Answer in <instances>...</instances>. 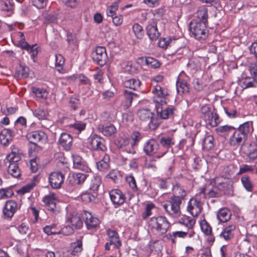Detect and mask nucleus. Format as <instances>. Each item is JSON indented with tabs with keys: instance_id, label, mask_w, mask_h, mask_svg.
Returning <instances> with one entry per match:
<instances>
[{
	"instance_id": "42",
	"label": "nucleus",
	"mask_w": 257,
	"mask_h": 257,
	"mask_svg": "<svg viewBox=\"0 0 257 257\" xmlns=\"http://www.w3.org/2000/svg\"><path fill=\"white\" fill-rule=\"evenodd\" d=\"M71 253L76 255L82 250V242L81 239L71 243Z\"/></svg>"
},
{
	"instance_id": "45",
	"label": "nucleus",
	"mask_w": 257,
	"mask_h": 257,
	"mask_svg": "<svg viewBox=\"0 0 257 257\" xmlns=\"http://www.w3.org/2000/svg\"><path fill=\"white\" fill-rule=\"evenodd\" d=\"M31 91L38 98H46L47 97V93L44 89L33 86L31 87Z\"/></svg>"
},
{
	"instance_id": "64",
	"label": "nucleus",
	"mask_w": 257,
	"mask_h": 257,
	"mask_svg": "<svg viewBox=\"0 0 257 257\" xmlns=\"http://www.w3.org/2000/svg\"><path fill=\"white\" fill-rule=\"evenodd\" d=\"M34 187V184L33 183L29 184L23 187L20 190L18 191V193L23 195L26 193L30 192Z\"/></svg>"
},
{
	"instance_id": "50",
	"label": "nucleus",
	"mask_w": 257,
	"mask_h": 257,
	"mask_svg": "<svg viewBox=\"0 0 257 257\" xmlns=\"http://www.w3.org/2000/svg\"><path fill=\"white\" fill-rule=\"evenodd\" d=\"M101 184V179L98 177H94L91 181L89 189L93 192L96 191Z\"/></svg>"
},
{
	"instance_id": "57",
	"label": "nucleus",
	"mask_w": 257,
	"mask_h": 257,
	"mask_svg": "<svg viewBox=\"0 0 257 257\" xmlns=\"http://www.w3.org/2000/svg\"><path fill=\"white\" fill-rule=\"evenodd\" d=\"M74 168L83 171L86 173H88L91 171L90 169L88 167L87 163L84 160L78 164L77 166H75Z\"/></svg>"
},
{
	"instance_id": "7",
	"label": "nucleus",
	"mask_w": 257,
	"mask_h": 257,
	"mask_svg": "<svg viewBox=\"0 0 257 257\" xmlns=\"http://www.w3.org/2000/svg\"><path fill=\"white\" fill-rule=\"evenodd\" d=\"M155 108L158 117L163 119L172 118L176 110L174 106L166 104H156Z\"/></svg>"
},
{
	"instance_id": "19",
	"label": "nucleus",
	"mask_w": 257,
	"mask_h": 257,
	"mask_svg": "<svg viewBox=\"0 0 257 257\" xmlns=\"http://www.w3.org/2000/svg\"><path fill=\"white\" fill-rule=\"evenodd\" d=\"M97 130L104 136L111 137L116 133V128L112 124L105 125L103 123H99L97 125Z\"/></svg>"
},
{
	"instance_id": "25",
	"label": "nucleus",
	"mask_w": 257,
	"mask_h": 257,
	"mask_svg": "<svg viewBox=\"0 0 257 257\" xmlns=\"http://www.w3.org/2000/svg\"><path fill=\"white\" fill-rule=\"evenodd\" d=\"M13 137V133L11 130L4 129L0 134V143L7 146L12 140Z\"/></svg>"
},
{
	"instance_id": "61",
	"label": "nucleus",
	"mask_w": 257,
	"mask_h": 257,
	"mask_svg": "<svg viewBox=\"0 0 257 257\" xmlns=\"http://www.w3.org/2000/svg\"><path fill=\"white\" fill-rule=\"evenodd\" d=\"M69 104L73 109L76 110L80 105V100L77 97H71L69 100Z\"/></svg>"
},
{
	"instance_id": "10",
	"label": "nucleus",
	"mask_w": 257,
	"mask_h": 257,
	"mask_svg": "<svg viewBox=\"0 0 257 257\" xmlns=\"http://www.w3.org/2000/svg\"><path fill=\"white\" fill-rule=\"evenodd\" d=\"M18 209V205L16 201L10 200L6 201L3 208V214L4 219L11 220Z\"/></svg>"
},
{
	"instance_id": "62",
	"label": "nucleus",
	"mask_w": 257,
	"mask_h": 257,
	"mask_svg": "<svg viewBox=\"0 0 257 257\" xmlns=\"http://www.w3.org/2000/svg\"><path fill=\"white\" fill-rule=\"evenodd\" d=\"M171 41L170 39H167V38L161 39L159 41V46L163 49H167L170 46L171 43Z\"/></svg>"
},
{
	"instance_id": "5",
	"label": "nucleus",
	"mask_w": 257,
	"mask_h": 257,
	"mask_svg": "<svg viewBox=\"0 0 257 257\" xmlns=\"http://www.w3.org/2000/svg\"><path fill=\"white\" fill-rule=\"evenodd\" d=\"M181 203L182 202L180 199L176 197H171L166 203L163 205V207L169 216L173 218H177L181 214L180 210Z\"/></svg>"
},
{
	"instance_id": "37",
	"label": "nucleus",
	"mask_w": 257,
	"mask_h": 257,
	"mask_svg": "<svg viewBox=\"0 0 257 257\" xmlns=\"http://www.w3.org/2000/svg\"><path fill=\"white\" fill-rule=\"evenodd\" d=\"M214 139L212 136H206L203 142V148L206 151L212 149L214 147Z\"/></svg>"
},
{
	"instance_id": "3",
	"label": "nucleus",
	"mask_w": 257,
	"mask_h": 257,
	"mask_svg": "<svg viewBox=\"0 0 257 257\" xmlns=\"http://www.w3.org/2000/svg\"><path fill=\"white\" fill-rule=\"evenodd\" d=\"M189 30L192 35L198 40H204L208 37L209 31L207 25L197 20L190 22Z\"/></svg>"
},
{
	"instance_id": "49",
	"label": "nucleus",
	"mask_w": 257,
	"mask_h": 257,
	"mask_svg": "<svg viewBox=\"0 0 257 257\" xmlns=\"http://www.w3.org/2000/svg\"><path fill=\"white\" fill-rule=\"evenodd\" d=\"M133 30L135 36L138 39H142L144 36V32L143 27L138 23L133 26Z\"/></svg>"
},
{
	"instance_id": "48",
	"label": "nucleus",
	"mask_w": 257,
	"mask_h": 257,
	"mask_svg": "<svg viewBox=\"0 0 257 257\" xmlns=\"http://www.w3.org/2000/svg\"><path fill=\"white\" fill-rule=\"evenodd\" d=\"M177 90L178 92L186 93L189 92V87L187 83L185 81H179L176 83Z\"/></svg>"
},
{
	"instance_id": "47",
	"label": "nucleus",
	"mask_w": 257,
	"mask_h": 257,
	"mask_svg": "<svg viewBox=\"0 0 257 257\" xmlns=\"http://www.w3.org/2000/svg\"><path fill=\"white\" fill-rule=\"evenodd\" d=\"M172 233L173 234V235L174 236V237L185 238L187 236H188L189 237H193L195 234V232L193 231V230H191L190 231H175V232H173Z\"/></svg>"
},
{
	"instance_id": "14",
	"label": "nucleus",
	"mask_w": 257,
	"mask_h": 257,
	"mask_svg": "<svg viewBox=\"0 0 257 257\" xmlns=\"http://www.w3.org/2000/svg\"><path fill=\"white\" fill-rule=\"evenodd\" d=\"M67 222L70 233L73 232V227L76 229H79L81 228L83 224V222L81 220L79 215L76 212H73L67 216Z\"/></svg>"
},
{
	"instance_id": "46",
	"label": "nucleus",
	"mask_w": 257,
	"mask_h": 257,
	"mask_svg": "<svg viewBox=\"0 0 257 257\" xmlns=\"http://www.w3.org/2000/svg\"><path fill=\"white\" fill-rule=\"evenodd\" d=\"M0 9L2 11L11 12L13 11L14 5L9 0L2 1L0 2Z\"/></svg>"
},
{
	"instance_id": "27",
	"label": "nucleus",
	"mask_w": 257,
	"mask_h": 257,
	"mask_svg": "<svg viewBox=\"0 0 257 257\" xmlns=\"http://www.w3.org/2000/svg\"><path fill=\"white\" fill-rule=\"evenodd\" d=\"M230 211L226 208L220 209L217 213V218L220 222H226L231 218Z\"/></svg>"
},
{
	"instance_id": "51",
	"label": "nucleus",
	"mask_w": 257,
	"mask_h": 257,
	"mask_svg": "<svg viewBox=\"0 0 257 257\" xmlns=\"http://www.w3.org/2000/svg\"><path fill=\"white\" fill-rule=\"evenodd\" d=\"M130 140L125 136L120 137L116 141V145L119 148H123L129 145Z\"/></svg>"
},
{
	"instance_id": "60",
	"label": "nucleus",
	"mask_w": 257,
	"mask_h": 257,
	"mask_svg": "<svg viewBox=\"0 0 257 257\" xmlns=\"http://www.w3.org/2000/svg\"><path fill=\"white\" fill-rule=\"evenodd\" d=\"M253 168L246 164H243L240 167L239 171L237 173V175H241L246 172H252Z\"/></svg>"
},
{
	"instance_id": "40",
	"label": "nucleus",
	"mask_w": 257,
	"mask_h": 257,
	"mask_svg": "<svg viewBox=\"0 0 257 257\" xmlns=\"http://www.w3.org/2000/svg\"><path fill=\"white\" fill-rule=\"evenodd\" d=\"M235 127L230 125L219 126L216 128V132L220 136L228 135L229 133H233Z\"/></svg>"
},
{
	"instance_id": "58",
	"label": "nucleus",
	"mask_w": 257,
	"mask_h": 257,
	"mask_svg": "<svg viewBox=\"0 0 257 257\" xmlns=\"http://www.w3.org/2000/svg\"><path fill=\"white\" fill-rule=\"evenodd\" d=\"M154 208H155L154 204H153L152 203L147 204L146 207V208H145V211H144V212H143V213L142 214L143 218L144 219H146L149 216H150L152 214L151 211H152V209H153Z\"/></svg>"
},
{
	"instance_id": "59",
	"label": "nucleus",
	"mask_w": 257,
	"mask_h": 257,
	"mask_svg": "<svg viewBox=\"0 0 257 257\" xmlns=\"http://www.w3.org/2000/svg\"><path fill=\"white\" fill-rule=\"evenodd\" d=\"M43 201L46 207L48 206L50 203H53L56 201L55 195L54 194H52L50 195L45 196L43 198Z\"/></svg>"
},
{
	"instance_id": "21",
	"label": "nucleus",
	"mask_w": 257,
	"mask_h": 257,
	"mask_svg": "<svg viewBox=\"0 0 257 257\" xmlns=\"http://www.w3.org/2000/svg\"><path fill=\"white\" fill-rule=\"evenodd\" d=\"M200 227L202 231L205 235L209 236L208 241L213 243L215 241V236L214 232L213 233L212 227L205 220H203L200 222Z\"/></svg>"
},
{
	"instance_id": "8",
	"label": "nucleus",
	"mask_w": 257,
	"mask_h": 257,
	"mask_svg": "<svg viewBox=\"0 0 257 257\" xmlns=\"http://www.w3.org/2000/svg\"><path fill=\"white\" fill-rule=\"evenodd\" d=\"M220 194L221 192L217 187L208 185L200 189V192L197 194V197L200 196L201 199L202 196L203 198L209 199L218 197Z\"/></svg>"
},
{
	"instance_id": "35",
	"label": "nucleus",
	"mask_w": 257,
	"mask_h": 257,
	"mask_svg": "<svg viewBox=\"0 0 257 257\" xmlns=\"http://www.w3.org/2000/svg\"><path fill=\"white\" fill-rule=\"evenodd\" d=\"M123 84L124 86L126 88H129L130 89L137 90L140 87L141 82L138 79L132 78L124 81Z\"/></svg>"
},
{
	"instance_id": "29",
	"label": "nucleus",
	"mask_w": 257,
	"mask_h": 257,
	"mask_svg": "<svg viewBox=\"0 0 257 257\" xmlns=\"http://www.w3.org/2000/svg\"><path fill=\"white\" fill-rule=\"evenodd\" d=\"M178 222L187 228V231L193 230V227L195 224V220L193 217L184 216L181 218Z\"/></svg>"
},
{
	"instance_id": "18",
	"label": "nucleus",
	"mask_w": 257,
	"mask_h": 257,
	"mask_svg": "<svg viewBox=\"0 0 257 257\" xmlns=\"http://www.w3.org/2000/svg\"><path fill=\"white\" fill-rule=\"evenodd\" d=\"M109 196L113 204L117 206L123 204L125 200L124 195L118 189H114L110 191Z\"/></svg>"
},
{
	"instance_id": "9",
	"label": "nucleus",
	"mask_w": 257,
	"mask_h": 257,
	"mask_svg": "<svg viewBox=\"0 0 257 257\" xmlns=\"http://www.w3.org/2000/svg\"><path fill=\"white\" fill-rule=\"evenodd\" d=\"M235 229V226L231 224L224 228H217L214 230L215 237L222 238L225 240H229L234 236V231Z\"/></svg>"
},
{
	"instance_id": "63",
	"label": "nucleus",
	"mask_w": 257,
	"mask_h": 257,
	"mask_svg": "<svg viewBox=\"0 0 257 257\" xmlns=\"http://www.w3.org/2000/svg\"><path fill=\"white\" fill-rule=\"evenodd\" d=\"M33 5L38 9H43L46 6L47 0H31Z\"/></svg>"
},
{
	"instance_id": "26",
	"label": "nucleus",
	"mask_w": 257,
	"mask_h": 257,
	"mask_svg": "<svg viewBox=\"0 0 257 257\" xmlns=\"http://www.w3.org/2000/svg\"><path fill=\"white\" fill-rule=\"evenodd\" d=\"M138 116L140 119L148 122L149 124L152 122L153 114L149 109H140L138 111Z\"/></svg>"
},
{
	"instance_id": "11",
	"label": "nucleus",
	"mask_w": 257,
	"mask_h": 257,
	"mask_svg": "<svg viewBox=\"0 0 257 257\" xmlns=\"http://www.w3.org/2000/svg\"><path fill=\"white\" fill-rule=\"evenodd\" d=\"M90 145L91 149L94 151L103 152L105 151L107 149L104 139L96 134H93L91 136Z\"/></svg>"
},
{
	"instance_id": "32",
	"label": "nucleus",
	"mask_w": 257,
	"mask_h": 257,
	"mask_svg": "<svg viewBox=\"0 0 257 257\" xmlns=\"http://www.w3.org/2000/svg\"><path fill=\"white\" fill-rule=\"evenodd\" d=\"M208 12L206 8H201L196 13L197 20L198 22L203 23L207 25L208 24Z\"/></svg>"
},
{
	"instance_id": "17",
	"label": "nucleus",
	"mask_w": 257,
	"mask_h": 257,
	"mask_svg": "<svg viewBox=\"0 0 257 257\" xmlns=\"http://www.w3.org/2000/svg\"><path fill=\"white\" fill-rule=\"evenodd\" d=\"M64 176L60 172L52 173L49 176V182L53 188H60L64 182Z\"/></svg>"
},
{
	"instance_id": "56",
	"label": "nucleus",
	"mask_w": 257,
	"mask_h": 257,
	"mask_svg": "<svg viewBox=\"0 0 257 257\" xmlns=\"http://www.w3.org/2000/svg\"><path fill=\"white\" fill-rule=\"evenodd\" d=\"M83 201L88 203L94 201L95 199V196L88 192L83 193L81 196Z\"/></svg>"
},
{
	"instance_id": "39",
	"label": "nucleus",
	"mask_w": 257,
	"mask_h": 257,
	"mask_svg": "<svg viewBox=\"0 0 257 257\" xmlns=\"http://www.w3.org/2000/svg\"><path fill=\"white\" fill-rule=\"evenodd\" d=\"M8 172L14 178H19L21 176L18 164H10L8 167Z\"/></svg>"
},
{
	"instance_id": "36",
	"label": "nucleus",
	"mask_w": 257,
	"mask_h": 257,
	"mask_svg": "<svg viewBox=\"0 0 257 257\" xmlns=\"http://www.w3.org/2000/svg\"><path fill=\"white\" fill-rule=\"evenodd\" d=\"M204 119L206 121V124L211 126H216L219 123L218 115L213 112H211V114L209 115H206Z\"/></svg>"
},
{
	"instance_id": "54",
	"label": "nucleus",
	"mask_w": 257,
	"mask_h": 257,
	"mask_svg": "<svg viewBox=\"0 0 257 257\" xmlns=\"http://www.w3.org/2000/svg\"><path fill=\"white\" fill-rule=\"evenodd\" d=\"M34 115L39 119H44L46 117L47 112L41 108H37L33 111Z\"/></svg>"
},
{
	"instance_id": "43",
	"label": "nucleus",
	"mask_w": 257,
	"mask_h": 257,
	"mask_svg": "<svg viewBox=\"0 0 257 257\" xmlns=\"http://www.w3.org/2000/svg\"><path fill=\"white\" fill-rule=\"evenodd\" d=\"M241 182L244 188L249 192L252 191L253 185L249 176L244 175L241 178Z\"/></svg>"
},
{
	"instance_id": "30",
	"label": "nucleus",
	"mask_w": 257,
	"mask_h": 257,
	"mask_svg": "<svg viewBox=\"0 0 257 257\" xmlns=\"http://www.w3.org/2000/svg\"><path fill=\"white\" fill-rule=\"evenodd\" d=\"M107 235L109 239V241L112 243L115 247L118 248L121 246V242L118 235L115 231L108 229L107 230Z\"/></svg>"
},
{
	"instance_id": "6",
	"label": "nucleus",
	"mask_w": 257,
	"mask_h": 257,
	"mask_svg": "<svg viewBox=\"0 0 257 257\" xmlns=\"http://www.w3.org/2000/svg\"><path fill=\"white\" fill-rule=\"evenodd\" d=\"M153 100L156 104H167V96L169 95L167 89L157 85L153 88Z\"/></svg>"
},
{
	"instance_id": "31",
	"label": "nucleus",
	"mask_w": 257,
	"mask_h": 257,
	"mask_svg": "<svg viewBox=\"0 0 257 257\" xmlns=\"http://www.w3.org/2000/svg\"><path fill=\"white\" fill-rule=\"evenodd\" d=\"M160 143L162 146L161 148H162V150H166V153L168 149L175 144L173 138L169 136L162 137L160 140Z\"/></svg>"
},
{
	"instance_id": "52",
	"label": "nucleus",
	"mask_w": 257,
	"mask_h": 257,
	"mask_svg": "<svg viewBox=\"0 0 257 257\" xmlns=\"http://www.w3.org/2000/svg\"><path fill=\"white\" fill-rule=\"evenodd\" d=\"M144 138V135L139 132H134L131 135V139L133 141L131 146L133 147L134 145H137Z\"/></svg>"
},
{
	"instance_id": "15",
	"label": "nucleus",
	"mask_w": 257,
	"mask_h": 257,
	"mask_svg": "<svg viewBox=\"0 0 257 257\" xmlns=\"http://www.w3.org/2000/svg\"><path fill=\"white\" fill-rule=\"evenodd\" d=\"M146 31L147 35L152 41H156L159 38L160 33L158 32L157 23L155 20H151L148 22L146 27Z\"/></svg>"
},
{
	"instance_id": "33",
	"label": "nucleus",
	"mask_w": 257,
	"mask_h": 257,
	"mask_svg": "<svg viewBox=\"0 0 257 257\" xmlns=\"http://www.w3.org/2000/svg\"><path fill=\"white\" fill-rule=\"evenodd\" d=\"M240 85L243 88H247L250 87H256L257 86V81L253 77H246L242 78L240 81Z\"/></svg>"
},
{
	"instance_id": "55",
	"label": "nucleus",
	"mask_w": 257,
	"mask_h": 257,
	"mask_svg": "<svg viewBox=\"0 0 257 257\" xmlns=\"http://www.w3.org/2000/svg\"><path fill=\"white\" fill-rule=\"evenodd\" d=\"M7 160L9 162V164L12 163L17 164V163L20 160V157L18 154L12 152L8 155Z\"/></svg>"
},
{
	"instance_id": "24",
	"label": "nucleus",
	"mask_w": 257,
	"mask_h": 257,
	"mask_svg": "<svg viewBox=\"0 0 257 257\" xmlns=\"http://www.w3.org/2000/svg\"><path fill=\"white\" fill-rule=\"evenodd\" d=\"M136 93L131 91L125 90L123 93V96L122 99L121 105L125 109H127L132 104V101L134 96H137Z\"/></svg>"
},
{
	"instance_id": "22",
	"label": "nucleus",
	"mask_w": 257,
	"mask_h": 257,
	"mask_svg": "<svg viewBox=\"0 0 257 257\" xmlns=\"http://www.w3.org/2000/svg\"><path fill=\"white\" fill-rule=\"evenodd\" d=\"M84 215L85 218V223L88 229H93L99 225L100 223L99 219L92 216L90 212H85Z\"/></svg>"
},
{
	"instance_id": "53",
	"label": "nucleus",
	"mask_w": 257,
	"mask_h": 257,
	"mask_svg": "<svg viewBox=\"0 0 257 257\" xmlns=\"http://www.w3.org/2000/svg\"><path fill=\"white\" fill-rule=\"evenodd\" d=\"M69 126L80 133L85 128L86 123L81 121H75L74 123L70 124Z\"/></svg>"
},
{
	"instance_id": "1",
	"label": "nucleus",
	"mask_w": 257,
	"mask_h": 257,
	"mask_svg": "<svg viewBox=\"0 0 257 257\" xmlns=\"http://www.w3.org/2000/svg\"><path fill=\"white\" fill-rule=\"evenodd\" d=\"M253 131L252 124L250 122H246L235 128L230 137L228 143L229 145L235 148L242 147L246 141L248 136Z\"/></svg>"
},
{
	"instance_id": "12",
	"label": "nucleus",
	"mask_w": 257,
	"mask_h": 257,
	"mask_svg": "<svg viewBox=\"0 0 257 257\" xmlns=\"http://www.w3.org/2000/svg\"><path fill=\"white\" fill-rule=\"evenodd\" d=\"M27 138L29 142L34 145V150L37 147V143L39 142H45L47 137L46 134L42 131H36L28 134Z\"/></svg>"
},
{
	"instance_id": "16",
	"label": "nucleus",
	"mask_w": 257,
	"mask_h": 257,
	"mask_svg": "<svg viewBox=\"0 0 257 257\" xmlns=\"http://www.w3.org/2000/svg\"><path fill=\"white\" fill-rule=\"evenodd\" d=\"M187 210L192 216H197L202 210L201 201L196 198L191 199L188 202Z\"/></svg>"
},
{
	"instance_id": "2",
	"label": "nucleus",
	"mask_w": 257,
	"mask_h": 257,
	"mask_svg": "<svg viewBox=\"0 0 257 257\" xmlns=\"http://www.w3.org/2000/svg\"><path fill=\"white\" fill-rule=\"evenodd\" d=\"M149 226L153 234L161 236L167 232L170 225L166 217L158 216L153 217L150 219Z\"/></svg>"
},
{
	"instance_id": "28",
	"label": "nucleus",
	"mask_w": 257,
	"mask_h": 257,
	"mask_svg": "<svg viewBox=\"0 0 257 257\" xmlns=\"http://www.w3.org/2000/svg\"><path fill=\"white\" fill-rule=\"evenodd\" d=\"M172 190L174 194L172 197H176L182 202V200L186 195V192L183 187L180 184L177 183L173 186Z\"/></svg>"
},
{
	"instance_id": "23",
	"label": "nucleus",
	"mask_w": 257,
	"mask_h": 257,
	"mask_svg": "<svg viewBox=\"0 0 257 257\" xmlns=\"http://www.w3.org/2000/svg\"><path fill=\"white\" fill-rule=\"evenodd\" d=\"M19 45L22 49L26 50L30 53L32 59H34L37 56L38 47L36 45H30L24 41H21L19 42Z\"/></svg>"
},
{
	"instance_id": "4",
	"label": "nucleus",
	"mask_w": 257,
	"mask_h": 257,
	"mask_svg": "<svg viewBox=\"0 0 257 257\" xmlns=\"http://www.w3.org/2000/svg\"><path fill=\"white\" fill-rule=\"evenodd\" d=\"M144 151L148 156L155 155V158L160 159L166 154V150H162L159 143L154 139L147 141L144 146Z\"/></svg>"
},
{
	"instance_id": "41",
	"label": "nucleus",
	"mask_w": 257,
	"mask_h": 257,
	"mask_svg": "<svg viewBox=\"0 0 257 257\" xmlns=\"http://www.w3.org/2000/svg\"><path fill=\"white\" fill-rule=\"evenodd\" d=\"M87 175L85 174L82 173H76L73 174L72 178H70V182H72L73 180V184H80L84 182L86 180Z\"/></svg>"
},
{
	"instance_id": "13",
	"label": "nucleus",
	"mask_w": 257,
	"mask_h": 257,
	"mask_svg": "<svg viewBox=\"0 0 257 257\" xmlns=\"http://www.w3.org/2000/svg\"><path fill=\"white\" fill-rule=\"evenodd\" d=\"M92 58L100 66L104 65L107 60V56L105 48L97 47L95 52L92 53Z\"/></svg>"
},
{
	"instance_id": "44",
	"label": "nucleus",
	"mask_w": 257,
	"mask_h": 257,
	"mask_svg": "<svg viewBox=\"0 0 257 257\" xmlns=\"http://www.w3.org/2000/svg\"><path fill=\"white\" fill-rule=\"evenodd\" d=\"M250 161H253L257 159V149L256 147L249 145V148L247 152H244Z\"/></svg>"
},
{
	"instance_id": "34",
	"label": "nucleus",
	"mask_w": 257,
	"mask_h": 257,
	"mask_svg": "<svg viewBox=\"0 0 257 257\" xmlns=\"http://www.w3.org/2000/svg\"><path fill=\"white\" fill-rule=\"evenodd\" d=\"M109 156L105 154L100 161L96 163L97 168L101 171L107 170L109 168Z\"/></svg>"
},
{
	"instance_id": "20",
	"label": "nucleus",
	"mask_w": 257,
	"mask_h": 257,
	"mask_svg": "<svg viewBox=\"0 0 257 257\" xmlns=\"http://www.w3.org/2000/svg\"><path fill=\"white\" fill-rule=\"evenodd\" d=\"M73 138L71 135L63 133L60 135L59 139V144L64 150L69 151L72 145Z\"/></svg>"
},
{
	"instance_id": "38",
	"label": "nucleus",
	"mask_w": 257,
	"mask_h": 257,
	"mask_svg": "<svg viewBox=\"0 0 257 257\" xmlns=\"http://www.w3.org/2000/svg\"><path fill=\"white\" fill-rule=\"evenodd\" d=\"M139 60L144 61L146 65L154 69L158 68L161 66V63L158 60L152 57L141 58Z\"/></svg>"
}]
</instances>
